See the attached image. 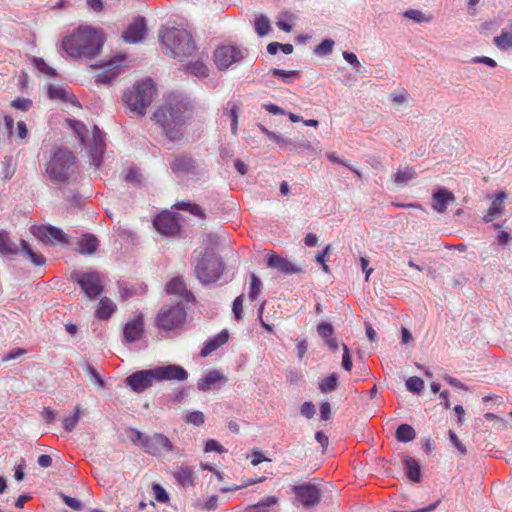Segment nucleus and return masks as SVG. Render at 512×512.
<instances>
[{
  "label": "nucleus",
  "instance_id": "nucleus-63",
  "mask_svg": "<svg viewBox=\"0 0 512 512\" xmlns=\"http://www.w3.org/2000/svg\"><path fill=\"white\" fill-rule=\"evenodd\" d=\"M219 497L217 495L210 496L204 504V508L207 510H214L218 507Z\"/></svg>",
  "mask_w": 512,
  "mask_h": 512
},
{
  "label": "nucleus",
  "instance_id": "nucleus-44",
  "mask_svg": "<svg viewBox=\"0 0 512 512\" xmlns=\"http://www.w3.org/2000/svg\"><path fill=\"white\" fill-rule=\"evenodd\" d=\"M185 421L189 424L201 426L205 421V417L201 411H193L186 413Z\"/></svg>",
  "mask_w": 512,
  "mask_h": 512
},
{
  "label": "nucleus",
  "instance_id": "nucleus-33",
  "mask_svg": "<svg viewBox=\"0 0 512 512\" xmlns=\"http://www.w3.org/2000/svg\"><path fill=\"white\" fill-rule=\"evenodd\" d=\"M404 465L407 471L408 478L411 481L418 483L421 479L420 466L418 462L411 457H405Z\"/></svg>",
  "mask_w": 512,
  "mask_h": 512
},
{
  "label": "nucleus",
  "instance_id": "nucleus-15",
  "mask_svg": "<svg viewBox=\"0 0 512 512\" xmlns=\"http://www.w3.org/2000/svg\"><path fill=\"white\" fill-rule=\"evenodd\" d=\"M155 228L163 235L170 236L179 233L180 224L176 214L163 212L154 220Z\"/></svg>",
  "mask_w": 512,
  "mask_h": 512
},
{
  "label": "nucleus",
  "instance_id": "nucleus-30",
  "mask_svg": "<svg viewBox=\"0 0 512 512\" xmlns=\"http://www.w3.org/2000/svg\"><path fill=\"white\" fill-rule=\"evenodd\" d=\"M174 477L177 482L183 487L194 486V472L188 466L180 467L174 472Z\"/></svg>",
  "mask_w": 512,
  "mask_h": 512
},
{
  "label": "nucleus",
  "instance_id": "nucleus-50",
  "mask_svg": "<svg viewBox=\"0 0 512 512\" xmlns=\"http://www.w3.org/2000/svg\"><path fill=\"white\" fill-rule=\"evenodd\" d=\"M317 332L322 338L326 340L332 337L334 329L330 323H320L317 326Z\"/></svg>",
  "mask_w": 512,
  "mask_h": 512
},
{
  "label": "nucleus",
  "instance_id": "nucleus-16",
  "mask_svg": "<svg viewBox=\"0 0 512 512\" xmlns=\"http://www.w3.org/2000/svg\"><path fill=\"white\" fill-rule=\"evenodd\" d=\"M156 382L177 380L184 381L188 378V372L178 365H167L153 368Z\"/></svg>",
  "mask_w": 512,
  "mask_h": 512
},
{
  "label": "nucleus",
  "instance_id": "nucleus-58",
  "mask_svg": "<svg viewBox=\"0 0 512 512\" xmlns=\"http://www.w3.org/2000/svg\"><path fill=\"white\" fill-rule=\"evenodd\" d=\"M65 504L73 510H80L82 508V502L77 498L63 496Z\"/></svg>",
  "mask_w": 512,
  "mask_h": 512
},
{
  "label": "nucleus",
  "instance_id": "nucleus-61",
  "mask_svg": "<svg viewBox=\"0 0 512 512\" xmlns=\"http://www.w3.org/2000/svg\"><path fill=\"white\" fill-rule=\"evenodd\" d=\"M26 353V350L22 349V348H16V349H13L11 350L6 356L3 357V361H10V360H14L22 355H24Z\"/></svg>",
  "mask_w": 512,
  "mask_h": 512
},
{
  "label": "nucleus",
  "instance_id": "nucleus-5",
  "mask_svg": "<svg viewBox=\"0 0 512 512\" xmlns=\"http://www.w3.org/2000/svg\"><path fill=\"white\" fill-rule=\"evenodd\" d=\"M156 88L150 79L134 84L123 94V102L129 110L143 116L152 103Z\"/></svg>",
  "mask_w": 512,
  "mask_h": 512
},
{
  "label": "nucleus",
  "instance_id": "nucleus-47",
  "mask_svg": "<svg viewBox=\"0 0 512 512\" xmlns=\"http://www.w3.org/2000/svg\"><path fill=\"white\" fill-rule=\"evenodd\" d=\"M238 110L237 104H233L229 110V116L231 118V133L236 136L238 131Z\"/></svg>",
  "mask_w": 512,
  "mask_h": 512
},
{
  "label": "nucleus",
  "instance_id": "nucleus-35",
  "mask_svg": "<svg viewBox=\"0 0 512 512\" xmlns=\"http://www.w3.org/2000/svg\"><path fill=\"white\" fill-rule=\"evenodd\" d=\"M338 384V375L336 373L330 374L328 377L323 378L319 381V390L322 393H329L336 389Z\"/></svg>",
  "mask_w": 512,
  "mask_h": 512
},
{
  "label": "nucleus",
  "instance_id": "nucleus-41",
  "mask_svg": "<svg viewBox=\"0 0 512 512\" xmlns=\"http://www.w3.org/2000/svg\"><path fill=\"white\" fill-rule=\"evenodd\" d=\"M406 387L410 392L419 394L424 389V381L417 376H412L406 380Z\"/></svg>",
  "mask_w": 512,
  "mask_h": 512
},
{
  "label": "nucleus",
  "instance_id": "nucleus-22",
  "mask_svg": "<svg viewBox=\"0 0 512 512\" xmlns=\"http://www.w3.org/2000/svg\"><path fill=\"white\" fill-rule=\"evenodd\" d=\"M454 194L447 188H439L432 195V208L438 213H444L449 202L454 201Z\"/></svg>",
  "mask_w": 512,
  "mask_h": 512
},
{
  "label": "nucleus",
  "instance_id": "nucleus-4",
  "mask_svg": "<svg viewBox=\"0 0 512 512\" xmlns=\"http://www.w3.org/2000/svg\"><path fill=\"white\" fill-rule=\"evenodd\" d=\"M68 125L78 135L81 143L88 148L91 164L98 168L102 163L103 153L105 150L104 134L97 126L93 127L91 137L84 123L75 119H68Z\"/></svg>",
  "mask_w": 512,
  "mask_h": 512
},
{
  "label": "nucleus",
  "instance_id": "nucleus-48",
  "mask_svg": "<svg viewBox=\"0 0 512 512\" xmlns=\"http://www.w3.org/2000/svg\"><path fill=\"white\" fill-rule=\"evenodd\" d=\"M153 492L155 499L159 503H167L169 501V495L166 490L160 484H153Z\"/></svg>",
  "mask_w": 512,
  "mask_h": 512
},
{
  "label": "nucleus",
  "instance_id": "nucleus-38",
  "mask_svg": "<svg viewBox=\"0 0 512 512\" xmlns=\"http://www.w3.org/2000/svg\"><path fill=\"white\" fill-rule=\"evenodd\" d=\"M80 412H81V408L79 405H77L75 407L74 414L70 417H66L63 419V427L66 431L70 432L76 427V425L80 419Z\"/></svg>",
  "mask_w": 512,
  "mask_h": 512
},
{
  "label": "nucleus",
  "instance_id": "nucleus-45",
  "mask_svg": "<svg viewBox=\"0 0 512 512\" xmlns=\"http://www.w3.org/2000/svg\"><path fill=\"white\" fill-rule=\"evenodd\" d=\"M11 107L26 112L32 107V100L28 98L19 97L11 102Z\"/></svg>",
  "mask_w": 512,
  "mask_h": 512
},
{
  "label": "nucleus",
  "instance_id": "nucleus-40",
  "mask_svg": "<svg viewBox=\"0 0 512 512\" xmlns=\"http://www.w3.org/2000/svg\"><path fill=\"white\" fill-rule=\"evenodd\" d=\"M270 73L273 76L281 79L285 83L291 82L292 78L298 76V72L297 71H294V70H282V69H276V68L271 69Z\"/></svg>",
  "mask_w": 512,
  "mask_h": 512
},
{
  "label": "nucleus",
  "instance_id": "nucleus-37",
  "mask_svg": "<svg viewBox=\"0 0 512 512\" xmlns=\"http://www.w3.org/2000/svg\"><path fill=\"white\" fill-rule=\"evenodd\" d=\"M176 207L180 210H186L189 211L191 214L198 216L199 218L204 219L205 213L201 209V207L195 203H189V202H178L176 204Z\"/></svg>",
  "mask_w": 512,
  "mask_h": 512
},
{
  "label": "nucleus",
  "instance_id": "nucleus-20",
  "mask_svg": "<svg viewBox=\"0 0 512 512\" xmlns=\"http://www.w3.org/2000/svg\"><path fill=\"white\" fill-rule=\"evenodd\" d=\"M166 292L170 295H177L186 302H193L195 300L194 295L186 287V283L181 276L172 278L166 284Z\"/></svg>",
  "mask_w": 512,
  "mask_h": 512
},
{
  "label": "nucleus",
  "instance_id": "nucleus-3",
  "mask_svg": "<svg viewBox=\"0 0 512 512\" xmlns=\"http://www.w3.org/2000/svg\"><path fill=\"white\" fill-rule=\"evenodd\" d=\"M161 43L167 49V54L183 61L196 51L192 35L185 29L163 27L159 33Z\"/></svg>",
  "mask_w": 512,
  "mask_h": 512
},
{
  "label": "nucleus",
  "instance_id": "nucleus-56",
  "mask_svg": "<svg viewBox=\"0 0 512 512\" xmlns=\"http://www.w3.org/2000/svg\"><path fill=\"white\" fill-rule=\"evenodd\" d=\"M449 439L452 442V444L455 446V448L462 454H466V448L465 446L460 442L455 432L452 430L449 431Z\"/></svg>",
  "mask_w": 512,
  "mask_h": 512
},
{
  "label": "nucleus",
  "instance_id": "nucleus-14",
  "mask_svg": "<svg viewBox=\"0 0 512 512\" xmlns=\"http://www.w3.org/2000/svg\"><path fill=\"white\" fill-rule=\"evenodd\" d=\"M126 384L136 393H142L156 382L153 369L141 370L129 375Z\"/></svg>",
  "mask_w": 512,
  "mask_h": 512
},
{
  "label": "nucleus",
  "instance_id": "nucleus-32",
  "mask_svg": "<svg viewBox=\"0 0 512 512\" xmlns=\"http://www.w3.org/2000/svg\"><path fill=\"white\" fill-rule=\"evenodd\" d=\"M98 247V240L93 235H85L78 242V251L81 254L91 255Z\"/></svg>",
  "mask_w": 512,
  "mask_h": 512
},
{
  "label": "nucleus",
  "instance_id": "nucleus-46",
  "mask_svg": "<svg viewBox=\"0 0 512 512\" xmlns=\"http://www.w3.org/2000/svg\"><path fill=\"white\" fill-rule=\"evenodd\" d=\"M334 41L331 39H324L316 48L315 53L318 55H327L332 52Z\"/></svg>",
  "mask_w": 512,
  "mask_h": 512
},
{
  "label": "nucleus",
  "instance_id": "nucleus-36",
  "mask_svg": "<svg viewBox=\"0 0 512 512\" xmlns=\"http://www.w3.org/2000/svg\"><path fill=\"white\" fill-rule=\"evenodd\" d=\"M415 177V170L411 167H405L404 169H399L394 175V182L399 185H403Z\"/></svg>",
  "mask_w": 512,
  "mask_h": 512
},
{
  "label": "nucleus",
  "instance_id": "nucleus-64",
  "mask_svg": "<svg viewBox=\"0 0 512 512\" xmlns=\"http://www.w3.org/2000/svg\"><path fill=\"white\" fill-rule=\"evenodd\" d=\"M315 440L321 445L323 449H326L329 444L328 437L321 431L315 433Z\"/></svg>",
  "mask_w": 512,
  "mask_h": 512
},
{
  "label": "nucleus",
  "instance_id": "nucleus-57",
  "mask_svg": "<svg viewBox=\"0 0 512 512\" xmlns=\"http://www.w3.org/2000/svg\"><path fill=\"white\" fill-rule=\"evenodd\" d=\"M333 248L331 244H328L324 250L317 254L316 261L317 263L324 265V262H326L327 258L330 256Z\"/></svg>",
  "mask_w": 512,
  "mask_h": 512
},
{
  "label": "nucleus",
  "instance_id": "nucleus-31",
  "mask_svg": "<svg viewBox=\"0 0 512 512\" xmlns=\"http://www.w3.org/2000/svg\"><path fill=\"white\" fill-rule=\"evenodd\" d=\"M116 311V304L107 297L102 298L99 301L98 308L96 310V317L99 319H108Z\"/></svg>",
  "mask_w": 512,
  "mask_h": 512
},
{
  "label": "nucleus",
  "instance_id": "nucleus-6",
  "mask_svg": "<svg viewBox=\"0 0 512 512\" xmlns=\"http://www.w3.org/2000/svg\"><path fill=\"white\" fill-rule=\"evenodd\" d=\"M76 158L67 149H58L54 152L46 166L52 181L66 182L77 173Z\"/></svg>",
  "mask_w": 512,
  "mask_h": 512
},
{
  "label": "nucleus",
  "instance_id": "nucleus-60",
  "mask_svg": "<svg viewBox=\"0 0 512 512\" xmlns=\"http://www.w3.org/2000/svg\"><path fill=\"white\" fill-rule=\"evenodd\" d=\"M263 108L272 115H284L285 111L273 103L264 104Z\"/></svg>",
  "mask_w": 512,
  "mask_h": 512
},
{
  "label": "nucleus",
  "instance_id": "nucleus-26",
  "mask_svg": "<svg viewBox=\"0 0 512 512\" xmlns=\"http://www.w3.org/2000/svg\"><path fill=\"white\" fill-rule=\"evenodd\" d=\"M125 60L124 57H120L119 59H113L109 61L106 66L107 69L102 76L99 77V80L104 83H109L113 78L117 75L124 72L123 66L120 64Z\"/></svg>",
  "mask_w": 512,
  "mask_h": 512
},
{
  "label": "nucleus",
  "instance_id": "nucleus-43",
  "mask_svg": "<svg viewBox=\"0 0 512 512\" xmlns=\"http://www.w3.org/2000/svg\"><path fill=\"white\" fill-rule=\"evenodd\" d=\"M190 72L197 77L208 76V68L202 61H196L188 65Z\"/></svg>",
  "mask_w": 512,
  "mask_h": 512
},
{
  "label": "nucleus",
  "instance_id": "nucleus-10",
  "mask_svg": "<svg viewBox=\"0 0 512 512\" xmlns=\"http://www.w3.org/2000/svg\"><path fill=\"white\" fill-rule=\"evenodd\" d=\"M214 62L219 69H226L244 57V52L234 45H222L214 51Z\"/></svg>",
  "mask_w": 512,
  "mask_h": 512
},
{
  "label": "nucleus",
  "instance_id": "nucleus-53",
  "mask_svg": "<svg viewBox=\"0 0 512 512\" xmlns=\"http://www.w3.org/2000/svg\"><path fill=\"white\" fill-rule=\"evenodd\" d=\"M316 413V410H315V405L310 402V401H307V402H304L301 406V414L308 418V419H311Z\"/></svg>",
  "mask_w": 512,
  "mask_h": 512
},
{
  "label": "nucleus",
  "instance_id": "nucleus-54",
  "mask_svg": "<svg viewBox=\"0 0 512 512\" xmlns=\"http://www.w3.org/2000/svg\"><path fill=\"white\" fill-rule=\"evenodd\" d=\"M343 357H342V367L346 371H350L352 369V358L349 352L348 347L343 344Z\"/></svg>",
  "mask_w": 512,
  "mask_h": 512
},
{
  "label": "nucleus",
  "instance_id": "nucleus-23",
  "mask_svg": "<svg viewBox=\"0 0 512 512\" xmlns=\"http://www.w3.org/2000/svg\"><path fill=\"white\" fill-rule=\"evenodd\" d=\"M229 339V333L226 329L222 330L220 333H218L216 336H214L211 339H208L205 343L203 348L201 349L200 355L202 357H207L211 353H213L215 350H217L219 347L223 346Z\"/></svg>",
  "mask_w": 512,
  "mask_h": 512
},
{
  "label": "nucleus",
  "instance_id": "nucleus-25",
  "mask_svg": "<svg viewBox=\"0 0 512 512\" xmlns=\"http://www.w3.org/2000/svg\"><path fill=\"white\" fill-rule=\"evenodd\" d=\"M506 199L505 192H499L495 196L494 200L492 201L489 209L487 210L486 214L483 217V220L485 222H492L494 219L498 218L500 214L503 211L504 207V201Z\"/></svg>",
  "mask_w": 512,
  "mask_h": 512
},
{
  "label": "nucleus",
  "instance_id": "nucleus-28",
  "mask_svg": "<svg viewBox=\"0 0 512 512\" xmlns=\"http://www.w3.org/2000/svg\"><path fill=\"white\" fill-rule=\"evenodd\" d=\"M48 95L49 98L53 100H62L65 102H70L72 104L77 103L75 96L69 93L65 88L61 86L50 85L48 88Z\"/></svg>",
  "mask_w": 512,
  "mask_h": 512
},
{
  "label": "nucleus",
  "instance_id": "nucleus-62",
  "mask_svg": "<svg viewBox=\"0 0 512 512\" xmlns=\"http://www.w3.org/2000/svg\"><path fill=\"white\" fill-rule=\"evenodd\" d=\"M474 63H483L489 67H496L497 63L494 59L487 56H477L472 59Z\"/></svg>",
  "mask_w": 512,
  "mask_h": 512
},
{
  "label": "nucleus",
  "instance_id": "nucleus-12",
  "mask_svg": "<svg viewBox=\"0 0 512 512\" xmlns=\"http://www.w3.org/2000/svg\"><path fill=\"white\" fill-rule=\"evenodd\" d=\"M292 491L301 504L306 508L317 506L321 501L322 492L314 484L306 483L302 485H295L293 486Z\"/></svg>",
  "mask_w": 512,
  "mask_h": 512
},
{
  "label": "nucleus",
  "instance_id": "nucleus-2",
  "mask_svg": "<svg viewBox=\"0 0 512 512\" xmlns=\"http://www.w3.org/2000/svg\"><path fill=\"white\" fill-rule=\"evenodd\" d=\"M106 41L102 30L89 25H81L65 36L62 48L72 58L91 59L98 55Z\"/></svg>",
  "mask_w": 512,
  "mask_h": 512
},
{
  "label": "nucleus",
  "instance_id": "nucleus-34",
  "mask_svg": "<svg viewBox=\"0 0 512 512\" xmlns=\"http://www.w3.org/2000/svg\"><path fill=\"white\" fill-rule=\"evenodd\" d=\"M416 437V432L409 424H401L396 430V439L399 442H409Z\"/></svg>",
  "mask_w": 512,
  "mask_h": 512
},
{
  "label": "nucleus",
  "instance_id": "nucleus-27",
  "mask_svg": "<svg viewBox=\"0 0 512 512\" xmlns=\"http://www.w3.org/2000/svg\"><path fill=\"white\" fill-rule=\"evenodd\" d=\"M20 246L22 255L27 257L32 264L36 266H43L46 263V258L43 254L35 251L25 240H20Z\"/></svg>",
  "mask_w": 512,
  "mask_h": 512
},
{
  "label": "nucleus",
  "instance_id": "nucleus-55",
  "mask_svg": "<svg viewBox=\"0 0 512 512\" xmlns=\"http://www.w3.org/2000/svg\"><path fill=\"white\" fill-rule=\"evenodd\" d=\"M35 64H36V67L43 73L49 75V76H54L55 75V70L51 67H49L45 61L43 59H35Z\"/></svg>",
  "mask_w": 512,
  "mask_h": 512
},
{
  "label": "nucleus",
  "instance_id": "nucleus-21",
  "mask_svg": "<svg viewBox=\"0 0 512 512\" xmlns=\"http://www.w3.org/2000/svg\"><path fill=\"white\" fill-rule=\"evenodd\" d=\"M267 264L270 268L278 269L281 273L284 274H297L301 272V269L294 263L286 258L279 256L273 251L268 254Z\"/></svg>",
  "mask_w": 512,
  "mask_h": 512
},
{
  "label": "nucleus",
  "instance_id": "nucleus-42",
  "mask_svg": "<svg viewBox=\"0 0 512 512\" xmlns=\"http://www.w3.org/2000/svg\"><path fill=\"white\" fill-rule=\"evenodd\" d=\"M255 30L257 34L261 37L268 34L270 30V22L269 19L265 16H260L255 20Z\"/></svg>",
  "mask_w": 512,
  "mask_h": 512
},
{
  "label": "nucleus",
  "instance_id": "nucleus-59",
  "mask_svg": "<svg viewBox=\"0 0 512 512\" xmlns=\"http://www.w3.org/2000/svg\"><path fill=\"white\" fill-rule=\"evenodd\" d=\"M331 406L329 402H323L320 405V417L322 420L327 421L331 417Z\"/></svg>",
  "mask_w": 512,
  "mask_h": 512
},
{
  "label": "nucleus",
  "instance_id": "nucleus-8",
  "mask_svg": "<svg viewBox=\"0 0 512 512\" xmlns=\"http://www.w3.org/2000/svg\"><path fill=\"white\" fill-rule=\"evenodd\" d=\"M224 270L223 262L220 257L214 254H205L196 266L195 272L197 278L203 284H209L217 281Z\"/></svg>",
  "mask_w": 512,
  "mask_h": 512
},
{
  "label": "nucleus",
  "instance_id": "nucleus-9",
  "mask_svg": "<svg viewBox=\"0 0 512 512\" xmlns=\"http://www.w3.org/2000/svg\"><path fill=\"white\" fill-rule=\"evenodd\" d=\"M72 278L91 299L97 298L103 291L102 279L98 272L74 273Z\"/></svg>",
  "mask_w": 512,
  "mask_h": 512
},
{
  "label": "nucleus",
  "instance_id": "nucleus-39",
  "mask_svg": "<svg viewBox=\"0 0 512 512\" xmlns=\"http://www.w3.org/2000/svg\"><path fill=\"white\" fill-rule=\"evenodd\" d=\"M250 279L251 283L249 298L251 299V301H254L261 293L262 283L255 273H251Z\"/></svg>",
  "mask_w": 512,
  "mask_h": 512
},
{
  "label": "nucleus",
  "instance_id": "nucleus-7",
  "mask_svg": "<svg viewBox=\"0 0 512 512\" xmlns=\"http://www.w3.org/2000/svg\"><path fill=\"white\" fill-rule=\"evenodd\" d=\"M186 319V311L180 304L162 307L155 319L156 326L164 331L180 328Z\"/></svg>",
  "mask_w": 512,
  "mask_h": 512
},
{
  "label": "nucleus",
  "instance_id": "nucleus-29",
  "mask_svg": "<svg viewBox=\"0 0 512 512\" xmlns=\"http://www.w3.org/2000/svg\"><path fill=\"white\" fill-rule=\"evenodd\" d=\"M19 253L18 246L10 239L8 233L4 230L0 231V254L16 255Z\"/></svg>",
  "mask_w": 512,
  "mask_h": 512
},
{
  "label": "nucleus",
  "instance_id": "nucleus-13",
  "mask_svg": "<svg viewBox=\"0 0 512 512\" xmlns=\"http://www.w3.org/2000/svg\"><path fill=\"white\" fill-rule=\"evenodd\" d=\"M32 235L43 243H66L67 238L62 230L54 226H32L30 229Z\"/></svg>",
  "mask_w": 512,
  "mask_h": 512
},
{
  "label": "nucleus",
  "instance_id": "nucleus-17",
  "mask_svg": "<svg viewBox=\"0 0 512 512\" xmlns=\"http://www.w3.org/2000/svg\"><path fill=\"white\" fill-rule=\"evenodd\" d=\"M169 166L176 175H186L195 172L196 162L187 154L172 155Z\"/></svg>",
  "mask_w": 512,
  "mask_h": 512
},
{
  "label": "nucleus",
  "instance_id": "nucleus-18",
  "mask_svg": "<svg viewBox=\"0 0 512 512\" xmlns=\"http://www.w3.org/2000/svg\"><path fill=\"white\" fill-rule=\"evenodd\" d=\"M147 33V26L144 17H137L123 32L122 38L126 43L134 44L140 42Z\"/></svg>",
  "mask_w": 512,
  "mask_h": 512
},
{
  "label": "nucleus",
  "instance_id": "nucleus-51",
  "mask_svg": "<svg viewBox=\"0 0 512 512\" xmlns=\"http://www.w3.org/2000/svg\"><path fill=\"white\" fill-rule=\"evenodd\" d=\"M405 16L409 19L414 20L415 22H418V23L430 20V18L426 17L421 11L416 10V9L407 10L405 12Z\"/></svg>",
  "mask_w": 512,
  "mask_h": 512
},
{
  "label": "nucleus",
  "instance_id": "nucleus-11",
  "mask_svg": "<svg viewBox=\"0 0 512 512\" xmlns=\"http://www.w3.org/2000/svg\"><path fill=\"white\" fill-rule=\"evenodd\" d=\"M141 448L148 454L153 456H160L163 453L173 451L171 441L164 434L154 433L151 436H146L141 444Z\"/></svg>",
  "mask_w": 512,
  "mask_h": 512
},
{
  "label": "nucleus",
  "instance_id": "nucleus-24",
  "mask_svg": "<svg viewBox=\"0 0 512 512\" xmlns=\"http://www.w3.org/2000/svg\"><path fill=\"white\" fill-rule=\"evenodd\" d=\"M226 377L217 370L209 371L205 377L197 382V388L206 392L214 388L216 384L226 382Z\"/></svg>",
  "mask_w": 512,
  "mask_h": 512
},
{
  "label": "nucleus",
  "instance_id": "nucleus-49",
  "mask_svg": "<svg viewBox=\"0 0 512 512\" xmlns=\"http://www.w3.org/2000/svg\"><path fill=\"white\" fill-rule=\"evenodd\" d=\"M243 298V295L236 297L232 305L233 314L238 321L243 318Z\"/></svg>",
  "mask_w": 512,
  "mask_h": 512
},
{
  "label": "nucleus",
  "instance_id": "nucleus-1",
  "mask_svg": "<svg viewBox=\"0 0 512 512\" xmlns=\"http://www.w3.org/2000/svg\"><path fill=\"white\" fill-rule=\"evenodd\" d=\"M192 117L189 104L177 96H168L153 113V120L158 123L166 137L171 141L183 138L182 127Z\"/></svg>",
  "mask_w": 512,
  "mask_h": 512
},
{
  "label": "nucleus",
  "instance_id": "nucleus-19",
  "mask_svg": "<svg viewBox=\"0 0 512 512\" xmlns=\"http://www.w3.org/2000/svg\"><path fill=\"white\" fill-rule=\"evenodd\" d=\"M144 333V321L142 315H138L129 320L123 329L124 340L127 343H133L141 339Z\"/></svg>",
  "mask_w": 512,
  "mask_h": 512
},
{
  "label": "nucleus",
  "instance_id": "nucleus-52",
  "mask_svg": "<svg viewBox=\"0 0 512 512\" xmlns=\"http://www.w3.org/2000/svg\"><path fill=\"white\" fill-rule=\"evenodd\" d=\"M205 452H218V453H223L225 452V449L224 447L216 440L214 439H209L206 443H205Z\"/></svg>",
  "mask_w": 512,
  "mask_h": 512
}]
</instances>
